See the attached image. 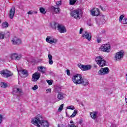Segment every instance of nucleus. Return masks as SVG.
<instances>
[{"label": "nucleus", "mask_w": 127, "mask_h": 127, "mask_svg": "<svg viewBox=\"0 0 127 127\" xmlns=\"http://www.w3.org/2000/svg\"><path fill=\"white\" fill-rule=\"evenodd\" d=\"M32 124H33L36 127H38V124L42 125L43 127H49V124L47 121L42 120V117H35L33 118L31 122Z\"/></svg>", "instance_id": "f257e3e1"}, {"label": "nucleus", "mask_w": 127, "mask_h": 127, "mask_svg": "<svg viewBox=\"0 0 127 127\" xmlns=\"http://www.w3.org/2000/svg\"><path fill=\"white\" fill-rule=\"evenodd\" d=\"M82 13L83 11L81 9H77L74 10H72L70 12V15L75 18V19H80L81 16H82Z\"/></svg>", "instance_id": "f03ea898"}, {"label": "nucleus", "mask_w": 127, "mask_h": 127, "mask_svg": "<svg viewBox=\"0 0 127 127\" xmlns=\"http://www.w3.org/2000/svg\"><path fill=\"white\" fill-rule=\"evenodd\" d=\"M99 50L100 51H103V52L109 53V52H111V45L109 44H103L99 48Z\"/></svg>", "instance_id": "7ed1b4c3"}, {"label": "nucleus", "mask_w": 127, "mask_h": 127, "mask_svg": "<svg viewBox=\"0 0 127 127\" xmlns=\"http://www.w3.org/2000/svg\"><path fill=\"white\" fill-rule=\"evenodd\" d=\"M81 79L82 75H81V74H76L73 75L72 78V80L75 85H78V84H80V83H81Z\"/></svg>", "instance_id": "20e7f679"}, {"label": "nucleus", "mask_w": 127, "mask_h": 127, "mask_svg": "<svg viewBox=\"0 0 127 127\" xmlns=\"http://www.w3.org/2000/svg\"><path fill=\"white\" fill-rule=\"evenodd\" d=\"M55 27L56 28V26L58 28V30L60 32V33H65L67 30H66V27L64 25L60 24L57 23H55Z\"/></svg>", "instance_id": "39448f33"}, {"label": "nucleus", "mask_w": 127, "mask_h": 127, "mask_svg": "<svg viewBox=\"0 0 127 127\" xmlns=\"http://www.w3.org/2000/svg\"><path fill=\"white\" fill-rule=\"evenodd\" d=\"M97 64L99 65L100 67H103V66H106L107 65V62L104 60L101 57H97L95 60Z\"/></svg>", "instance_id": "423d86ee"}, {"label": "nucleus", "mask_w": 127, "mask_h": 127, "mask_svg": "<svg viewBox=\"0 0 127 127\" xmlns=\"http://www.w3.org/2000/svg\"><path fill=\"white\" fill-rule=\"evenodd\" d=\"M78 67L81 69L82 71H88L91 70L92 68V65L90 64H77Z\"/></svg>", "instance_id": "0eeeda50"}, {"label": "nucleus", "mask_w": 127, "mask_h": 127, "mask_svg": "<svg viewBox=\"0 0 127 127\" xmlns=\"http://www.w3.org/2000/svg\"><path fill=\"white\" fill-rule=\"evenodd\" d=\"M46 41L50 44H53V43H55V44L58 42V40L55 38H54L53 36H48L46 38Z\"/></svg>", "instance_id": "6e6552de"}, {"label": "nucleus", "mask_w": 127, "mask_h": 127, "mask_svg": "<svg viewBox=\"0 0 127 127\" xmlns=\"http://www.w3.org/2000/svg\"><path fill=\"white\" fill-rule=\"evenodd\" d=\"M110 73V69L109 67L101 68L98 71V75H106Z\"/></svg>", "instance_id": "1a4fd4ad"}, {"label": "nucleus", "mask_w": 127, "mask_h": 127, "mask_svg": "<svg viewBox=\"0 0 127 127\" xmlns=\"http://www.w3.org/2000/svg\"><path fill=\"white\" fill-rule=\"evenodd\" d=\"M0 74L2 76L4 77L5 78H8V77H10V76H12V74L10 71L7 70H3L0 71Z\"/></svg>", "instance_id": "9d476101"}, {"label": "nucleus", "mask_w": 127, "mask_h": 127, "mask_svg": "<svg viewBox=\"0 0 127 127\" xmlns=\"http://www.w3.org/2000/svg\"><path fill=\"white\" fill-rule=\"evenodd\" d=\"M124 55H125V52L123 51H121L116 53L115 59L117 61L122 60V59L124 58Z\"/></svg>", "instance_id": "9b49d317"}, {"label": "nucleus", "mask_w": 127, "mask_h": 127, "mask_svg": "<svg viewBox=\"0 0 127 127\" xmlns=\"http://www.w3.org/2000/svg\"><path fill=\"white\" fill-rule=\"evenodd\" d=\"M11 42L14 45H19V44H21L22 41L21 39L15 36L14 38H12Z\"/></svg>", "instance_id": "f8f14e48"}, {"label": "nucleus", "mask_w": 127, "mask_h": 127, "mask_svg": "<svg viewBox=\"0 0 127 127\" xmlns=\"http://www.w3.org/2000/svg\"><path fill=\"white\" fill-rule=\"evenodd\" d=\"M39 78H40V73L38 72H36L32 75V81L33 82H37L39 80Z\"/></svg>", "instance_id": "ddd939ff"}, {"label": "nucleus", "mask_w": 127, "mask_h": 127, "mask_svg": "<svg viewBox=\"0 0 127 127\" xmlns=\"http://www.w3.org/2000/svg\"><path fill=\"white\" fill-rule=\"evenodd\" d=\"M82 37L85 39H87V40H88V41H91L92 39V34L91 33L85 31V33L83 34Z\"/></svg>", "instance_id": "4468645a"}, {"label": "nucleus", "mask_w": 127, "mask_h": 127, "mask_svg": "<svg viewBox=\"0 0 127 127\" xmlns=\"http://www.w3.org/2000/svg\"><path fill=\"white\" fill-rule=\"evenodd\" d=\"M15 13V7H12L9 12V17L10 19H12L13 18V16H14V14Z\"/></svg>", "instance_id": "2eb2a0df"}, {"label": "nucleus", "mask_w": 127, "mask_h": 127, "mask_svg": "<svg viewBox=\"0 0 127 127\" xmlns=\"http://www.w3.org/2000/svg\"><path fill=\"white\" fill-rule=\"evenodd\" d=\"M80 84H81L82 86H84V87H85L86 86L89 85L90 83H89V80H88V79L86 78H83V77H82Z\"/></svg>", "instance_id": "dca6fc26"}, {"label": "nucleus", "mask_w": 127, "mask_h": 127, "mask_svg": "<svg viewBox=\"0 0 127 127\" xmlns=\"http://www.w3.org/2000/svg\"><path fill=\"white\" fill-rule=\"evenodd\" d=\"M21 94V89L17 88H14L13 89V95H16V96H20Z\"/></svg>", "instance_id": "f3484780"}, {"label": "nucleus", "mask_w": 127, "mask_h": 127, "mask_svg": "<svg viewBox=\"0 0 127 127\" xmlns=\"http://www.w3.org/2000/svg\"><path fill=\"white\" fill-rule=\"evenodd\" d=\"M11 58L13 60H19L21 58V55H18L16 53H13L11 55Z\"/></svg>", "instance_id": "a211bd4d"}, {"label": "nucleus", "mask_w": 127, "mask_h": 127, "mask_svg": "<svg viewBox=\"0 0 127 127\" xmlns=\"http://www.w3.org/2000/svg\"><path fill=\"white\" fill-rule=\"evenodd\" d=\"M38 70L43 74H45V72H46V67L44 66H38Z\"/></svg>", "instance_id": "6ab92c4d"}, {"label": "nucleus", "mask_w": 127, "mask_h": 127, "mask_svg": "<svg viewBox=\"0 0 127 127\" xmlns=\"http://www.w3.org/2000/svg\"><path fill=\"white\" fill-rule=\"evenodd\" d=\"M97 115H98V112L96 111L90 113V116L93 120H96V119L98 118V116Z\"/></svg>", "instance_id": "aec40b11"}, {"label": "nucleus", "mask_w": 127, "mask_h": 127, "mask_svg": "<svg viewBox=\"0 0 127 127\" xmlns=\"http://www.w3.org/2000/svg\"><path fill=\"white\" fill-rule=\"evenodd\" d=\"M51 8L53 9V10H54V12L56 13H59V11H60V8H59L58 7L52 6Z\"/></svg>", "instance_id": "412c9836"}, {"label": "nucleus", "mask_w": 127, "mask_h": 127, "mask_svg": "<svg viewBox=\"0 0 127 127\" xmlns=\"http://www.w3.org/2000/svg\"><path fill=\"white\" fill-rule=\"evenodd\" d=\"M57 98L59 99V100H63L64 99V94H63L62 92L58 93Z\"/></svg>", "instance_id": "4be33fe9"}, {"label": "nucleus", "mask_w": 127, "mask_h": 127, "mask_svg": "<svg viewBox=\"0 0 127 127\" xmlns=\"http://www.w3.org/2000/svg\"><path fill=\"white\" fill-rule=\"evenodd\" d=\"M48 56L49 59V64H50V65H52V64H53V61H52V55L49 54Z\"/></svg>", "instance_id": "5701e85b"}, {"label": "nucleus", "mask_w": 127, "mask_h": 127, "mask_svg": "<svg viewBox=\"0 0 127 127\" xmlns=\"http://www.w3.org/2000/svg\"><path fill=\"white\" fill-rule=\"evenodd\" d=\"M55 92L56 93H58V94H59L61 92V87L59 86H56L55 88Z\"/></svg>", "instance_id": "b1692460"}, {"label": "nucleus", "mask_w": 127, "mask_h": 127, "mask_svg": "<svg viewBox=\"0 0 127 127\" xmlns=\"http://www.w3.org/2000/svg\"><path fill=\"white\" fill-rule=\"evenodd\" d=\"M0 86L1 88H7V84H6L5 82H0Z\"/></svg>", "instance_id": "393cba45"}, {"label": "nucleus", "mask_w": 127, "mask_h": 127, "mask_svg": "<svg viewBox=\"0 0 127 127\" xmlns=\"http://www.w3.org/2000/svg\"><path fill=\"white\" fill-rule=\"evenodd\" d=\"M100 7L102 10H106V9H108V6H107V5H100Z\"/></svg>", "instance_id": "a878e982"}, {"label": "nucleus", "mask_w": 127, "mask_h": 127, "mask_svg": "<svg viewBox=\"0 0 127 127\" xmlns=\"http://www.w3.org/2000/svg\"><path fill=\"white\" fill-rule=\"evenodd\" d=\"M2 28L8 27V23H7V22H3L2 25Z\"/></svg>", "instance_id": "bb28decb"}, {"label": "nucleus", "mask_w": 127, "mask_h": 127, "mask_svg": "<svg viewBox=\"0 0 127 127\" xmlns=\"http://www.w3.org/2000/svg\"><path fill=\"white\" fill-rule=\"evenodd\" d=\"M40 12L41 13H43V14H45L46 13V11H45V9L43 7L40 8Z\"/></svg>", "instance_id": "cd10ccee"}, {"label": "nucleus", "mask_w": 127, "mask_h": 127, "mask_svg": "<svg viewBox=\"0 0 127 127\" xmlns=\"http://www.w3.org/2000/svg\"><path fill=\"white\" fill-rule=\"evenodd\" d=\"M77 114H78V110H74L73 113L71 115L70 118H74V117H75Z\"/></svg>", "instance_id": "c85d7f7f"}, {"label": "nucleus", "mask_w": 127, "mask_h": 127, "mask_svg": "<svg viewBox=\"0 0 127 127\" xmlns=\"http://www.w3.org/2000/svg\"><path fill=\"white\" fill-rule=\"evenodd\" d=\"M76 1H77V0H70L69 4H70V5H74V4L76 3Z\"/></svg>", "instance_id": "c756f323"}, {"label": "nucleus", "mask_w": 127, "mask_h": 127, "mask_svg": "<svg viewBox=\"0 0 127 127\" xmlns=\"http://www.w3.org/2000/svg\"><path fill=\"white\" fill-rule=\"evenodd\" d=\"M94 10L95 11L96 16H98L100 14V10L98 8H94Z\"/></svg>", "instance_id": "7c9ffc66"}, {"label": "nucleus", "mask_w": 127, "mask_h": 127, "mask_svg": "<svg viewBox=\"0 0 127 127\" xmlns=\"http://www.w3.org/2000/svg\"><path fill=\"white\" fill-rule=\"evenodd\" d=\"M105 17H106L104 15H102L99 16V18H100V20L101 21H104V20H105Z\"/></svg>", "instance_id": "2f4dec72"}, {"label": "nucleus", "mask_w": 127, "mask_h": 127, "mask_svg": "<svg viewBox=\"0 0 127 127\" xmlns=\"http://www.w3.org/2000/svg\"><path fill=\"white\" fill-rule=\"evenodd\" d=\"M66 109L67 110H75V107H74V106H68V107H67Z\"/></svg>", "instance_id": "473e14b6"}, {"label": "nucleus", "mask_w": 127, "mask_h": 127, "mask_svg": "<svg viewBox=\"0 0 127 127\" xmlns=\"http://www.w3.org/2000/svg\"><path fill=\"white\" fill-rule=\"evenodd\" d=\"M121 23H122V24H127V19H123V21L121 22Z\"/></svg>", "instance_id": "72a5a7b5"}, {"label": "nucleus", "mask_w": 127, "mask_h": 127, "mask_svg": "<svg viewBox=\"0 0 127 127\" xmlns=\"http://www.w3.org/2000/svg\"><path fill=\"white\" fill-rule=\"evenodd\" d=\"M63 107H64V104H62L58 109V112H61L63 110Z\"/></svg>", "instance_id": "f704fd0d"}, {"label": "nucleus", "mask_w": 127, "mask_h": 127, "mask_svg": "<svg viewBox=\"0 0 127 127\" xmlns=\"http://www.w3.org/2000/svg\"><path fill=\"white\" fill-rule=\"evenodd\" d=\"M124 17H125V15H121L120 16L119 21H120V22H122V21L123 20Z\"/></svg>", "instance_id": "c9c22d12"}, {"label": "nucleus", "mask_w": 127, "mask_h": 127, "mask_svg": "<svg viewBox=\"0 0 127 127\" xmlns=\"http://www.w3.org/2000/svg\"><path fill=\"white\" fill-rule=\"evenodd\" d=\"M21 73L23 75H27V70L23 69L22 70Z\"/></svg>", "instance_id": "e433bc0d"}, {"label": "nucleus", "mask_w": 127, "mask_h": 127, "mask_svg": "<svg viewBox=\"0 0 127 127\" xmlns=\"http://www.w3.org/2000/svg\"><path fill=\"white\" fill-rule=\"evenodd\" d=\"M91 15L93 16H96V11H95V9H94L93 10H91Z\"/></svg>", "instance_id": "4c0bfd02"}, {"label": "nucleus", "mask_w": 127, "mask_h": 127, "mask_svg": "<svg viewBox=\"0 0 127 127\" xmlns=\"http://www.w3.org/2000/svg\"><path fill=\"white\" fill-rule=\"evenodd\" d=\"M37 89H38V86H37V85H35L34 86V87H33L32 88V89L33 90V91H35L36 90H37Z\"/></svg>", "instance_id": "58836bf2"}, {"label": "nucleus", "mask_w": 127, "mask_h": 127, "mask_svg": "<svg viewBox=\"0 0 127 127\" xmlns=\"http://www.w3.org/2000/svg\"><path fill=\"white\" fill-rule=\"evenodd\" d=\"M46 81H47V83L49 84V86H51V85H52V81L47 80Z\"/></svg>", "instance_id": "ea45409f"}, {"label": "nucleus", "mask_w": 127, "mask_h": 127, "mask_svg": "<svg viewBox=\"0 0 127 127\" xmlns=\"http://www.w3.org/2000/svg\"><path fill=\"white\" fill-rule=\"evenodd\" d=\"M4 38V34L2 33H0V39H3Z\"/></svg>", "instance_id": "a19ab883"}, {"label": "nucleus", "mask_w": 127, "mask_h": 127, "mask_svg": "<svg viewBox=\"0 0 127 127\" xmlns=\"http://www.w3.org/2000/svg\"><path fill=\"white\" fill-rule=\"evenodd\" d=\"M83 31H84V29L83 28H81L79 30V34H82L83 33Z\"/></svg>", "instance_id": "79ce46f5"}, {"label": "nucleus", "mask_w": 127, "mask_h": 127, "mask_svg": "<svg viewBox=\"0 0 127 127\" xmlns=\"http://www.w3.org/2000/svg\"><path fill=\"white\" fill-rule=\"evenodd\" d=\"M2 123V115H0V125Z\"/></svg>", "instance_id": "37998d69"}, {"label": "nucleus", "mask_w": 127, "mask_h": 127, "mask_svg": "<svg viewBox=\"0 0 127 127\" xmlns=\"http://www.w3.org/2000/svg\"><path fill=\"white\" fill-rule=\"evenodd\" d=\"M57 5H61V1H58L56 2Z\"/></svg>", "instance_id": "c03bdc74"}, {"label": "nucleus", "mask_w": 127, "mask_h": 127, "mask_svg": "<svg viewBox=\"0 0 127 127\" xmlns=\"http://www.w3.org/2000/svg\"><path fill=\"white\" fill-rule=\"evenodd\" d=\"M66 74L68 76H70V70L69 69L66 70Z\"/></svg>", "instance_id": "a18cd8bd"}, {"label": "nucleus", "mask_w": 127, "mask_h": 127, "mask_svg": "<svg viewBox=\"0 0 127 127\" xmlns=\"http://www.w3.org/2000/svg\"><path fill=\"white\" fill-rule=\"evenodd\" d=\"M97 41L98 43H101V42H102V40L101 39V38H98Z\"/></svg>", "instance_id": "49530a36"}, {"label": "nucleus", "mask_w": 127, "mask_h": 127, "mask_svg": "<svg viewBox=\"0 0 127 127\" xmlns=\"http://www.w3.org/2000/svg\"><path fill=\"white\" fill-rule=\"evenodd\" d=\"M95 20L96 21V23H97V24H99V23H100V20H99V19H95Z\"/></svg>", "instance_id": "de8ad7c7"}, {"label": "nucleus", "mask_w": 127, "mask_h": 127, "mask_svg": "<svg viewBox=\"0 0 127 127\" xmlns=\"http://www.w3.org/2000/svg\"><path fill=\"white\" fill-rule=\"evenodd\" d=\"M28 14H32L33 13V12L31 10H30L28 12Z\"/></svg>", "instance_id": "09e8293b"}, {"label": "nucleus", "mask_w": 127, "mask_h": 127, "mask_svg": "<svg viewBox=\"0 0 127 127\" xmlns=\"http://www.w3.org/2000/svg\"><path fill=\"white\" fill-rule=\"evenodd\" d=\"M87 25L89 26H92L93 25V24H92V23H91V22H87Z\"/></svg>", "instance_id": "8fccbe9b"}, {"label": "nucleus", "mask_w": 127, "mask_h": 127, "mask_svg": "<svg viewBox=\"0 0 127 127\" xmlns=\"http://www.w3.org/2000/svg\"><path fill=\"white\" fill-rule=\"evenodd\" d=\"M76 127L74 125H69L68 127Z\"/></svg>", "instance_id": "3c124183"}, {"label": "nucleus", "mask_w": 127, "mask_h": 127, "mask_svg": "<svg viewBox=\"0 0 127 127\" xmlns=\"http://www.w3.org/2000/svg\"><path fill=\"white\" fill-rule=\"evenodd\" d=\"M111 127H117V125L116 124H111Z\"/></svg>", "instance_id": "603ef678"}, {"label": "nucleus", "mask_w": 127, "mask_h": 127, "mask_svg": "<svg viewBox=\"0 0 127 127\" xmlns=\"http://www.w3.org/2000/svg\"><path fill=\"white\" fill-rule=\"evenodd\" d=\"M47 92H51V89H47Z\"/></svg>", "instance_id": "864d4df0"}, {"label": "nucleus", "mask_w": 127, "mask_h": 127, "mask_svg": "<svg viewBox=\"0 0 127 127\" xmlns=\"http://www.w3.org/2000/svg\"><path fill=\"white\" fill-rule=\"evenodd\" d=\"M112 92H108V95H112Z\"/></svg>", "instance_id": "5fc2aeb1"}, {"label": "nucleus", "mask_w": 127, "mask_h": 127, "mask_svg": "<svg viewBox=\"0 0 127 127\" xmlns=\"http://www.w3.org/2000/svg\"><path fill=\"white\" fill-rule=\"evenodd\" d=\"M70 124H73V121H70Z\"/></svg>", "instance_id": "6e6d98bb"}, {"label": "nucleus", "mask_w": 127, "mask_h": 127, "mask_svg": "<svg viewBox=\"0 0 127 127\" xmlns=\"http://www.w3.org/2000/svg\"><path fill=\"white\" fill-rule=\"evenodd\" d=\"M126 102L127 103V98H126Z\"/></svg>", "instance_id": "4d7b16f0"}, {"label": "nucleus", "mask_w": 127, "mask_h": 127, "mask_svg": "<svg viewBox=\"0 0 127 127\" xmlns=\"http://www.w3.org/2000/svg\"><path fill=\"white\" fill-rule=\"evenodd\" d=\"M34 13H37V12L35 11V12H34Z\"/></svg>", "instance_id": "13d9d810"}, {"label": "nucleus", "mask_w": 127, "mask_h": 127, "mask_svg": "<svg viewBox=\"0 0 127 127\" xmlns=\"http://www.w3.org/2000/svg\"><path fill=\"white\" fill-rule=\"evenodd\" d=\"M0 22H1L0 20Z\"/></svg>", "instance_id": "bf43d9fd"}, {"label": "nucleus", "mask_w": 127, "mask_h": 127, "mask_svg": "<svg viewBox=\"0 0 127 127\" xmlns=\"http://www.w3.org/2000/svg\"><path fill=\"white\" fill-rule=\"evenodd\" d=\"M75 127H76V126Z\"/></svg>", "instance_id": "052dcab7"}]
</instances>
